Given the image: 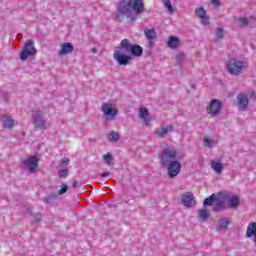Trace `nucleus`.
Wrapping results in <instances>:
<instances>
[{
  "label": "nucleus",
  "mask_w": 256,
  "mask_h": 256,
  "mask_svg": "<svg viewBox=\"0 0 256 256\" xmlns=\"http://www.w3.org/2000/svg\"><path fill=\"white\" fill-rule=\"evenodd\" d=\"M144 33L146 35V39L148 40H155L157 39V31H155V29H149V28H146L144 30Z\"/></svg>",
  "instance_id": "26"
},
{
  "label": "nucleus",
  "mask_w": 256,
  "mask_h": 256,
  "mask_svg": "<svg viewBox=\"0 0 256 256\" xmlns=\"http://www.w3.org/2000/svg\"><path fill=\"white\" fill-rule=\"evenodd\" d=\"M216 37L217 39H223V28L216 29Z\"/></svg>",
  "instance_id": "36"
},
{
  "label": "nucleus",
  "mask_w": 256,
  "mask_h": 256,
  "mask_svg": "<svg viewBox=\"0 0 256 256\" xmlns=\"http://www.w3.org/2000/svg\"><path fill=\"white\" fill-rule=\"evenodd\" d=\"M210 166L218 175H220V173H223V163L217 162V161H211Z\"/></svg>",
  "instance_id": "25"
},
{
  "label": "nucleus",
  "mask_w": 256,
  "mask_h": 256,
  "mask_svg": "<svg viewBox=\"0 0 256 256\" xmlns=\"http://www.w3.org/2000/svg\"><path fill=\"white\" fill-rule=\"evenodd\" d=\"M191 89H193L194 91H195V89H197L196 86H195V84H192V85H191Z\"/></svg>",
  "instance_id": "44"
},
{
  "label": "nucleus",
  "mask_w": 256,
  "mask_h": 256,
  "mask_svg": "<svg viewBox=\"0 0 256 256\" xmlns=\"http://www.w3.org/2000/svg\"><path fill=\"white\" fill-rule=\"evenodd\" d=\"M139 116L143 119L146 125L151 121V116H149V110H147V108H140Z\"/></svg>",
  "instance_id": "21"
},
{
  "label": "nucleus",
  "mask_w": 256,
  "mask_h": 256,
  "mask_svg": "<svg viewBox=\"0 0 256 256\" xmlns=\"http://www.w3.org/2000/svg\"><path fill=\"white\" fill-rule=\"evenodd\" d=\"M217 145V141L215 139H211L207 136L204 137V147H209V149L215 147Z\"/></svg>",
  "instance_id": "30"
},
{
  "label": "nucleus",
  "mask_w": 256,
  "mask_h": 256,
  "mask_svg": "<svg viewBox=\"0 0 256 256\" xmlns=\"http://www.w3.org/2000/svg\"><path fill=\"white\" fill-rule=\"evenodd\" d=\"M227 209V204L225 203V200H220L219 197H216V200L214 201L213 211L215 213H219L220 211H225Z\"/></svg>",
  "instance_id": "15"
},
{
  "label": "nucleus",
  "mask_w": 256,
  "mask_h": 256,
  "mask_svg": "<svg viewBox=\"0 0 256 256\" xmlns=\"http://www.w3.org/2000/svg\"><path fill=\"white\" fill-rule=\"evenodd\" d=\"M120 47L125 50V53H131L133 57H141L143 55V47L138 44H131L129 39H123L120 42Z\"/></svg>",
  "instance_id": "3"
},
{
  "label": "nucleus",
  "mask_w": 256,
  "mask_h": 256,
  "mask_svg": "<svg viewBox=\"0 0 256 256\" xmlns=\"http://www.w3.org/2000/svg\"><path fill=\"white\" fill-rule=\"evenodd\" d=\"M236 101L239 111H247V108L249 107V97L247 94L239 93L236 96Z\"/></svg>",
  "instance_id": "9"
},
{
  "label": "nucleus",
  "mask_w": 256,
  "mask_h": 256,
  "mask_svg": "<svg viewBox=\"0 0 256 256\" xmlns=\"http://www.w3.org/2000/svg\"><path fill=\"white\" fill-rule=\"evenodd\" d=\"M195 14L201 19L202 25H209V16L203 7L196 8Z\"/></svg>",
  "instance_id": "13"
},
{
  "label": "nucleus",
  "mask_w": 256,
  "mask_h": 256,
  "mask_svg": "<svg viewBox=\"0 0 256 256\" xmlns=\"http://www.w3.org/2000/svg\"><path fill=\"white\" fill-rule=\"evenodd\" d=\"M248 96H249V99H253V101L256 100V92H255V91H251V92L248 94Z\"/></svg>",
  "instance_id": "37"
},
{
  "label": "nucleus",
  "mask_w": 256,
  "mask_h": 256,
  "mask_svg": "<svg viewBox=\"0 0 256 256\" xmlns=\"http://www.w3.org/2000/svg\"><path fill=\"white\" fill-rule=\"evenodd\" d=\"M182 205L185 207H195L197 205V201L195 200V196L191 192H186L182 195Z\"/></svg>",
  "instance_id": "11"
},
{
  "label": "nucleus",
  "mask_w": 256,
  "mask_h": 256,
  "mask_svg": "<svg viewBox=\"0 0 256 256\" xmlns=\"http://www.w3.org/2000/svg\"><path fill=\"white\" fill-rule=\"evenodd\" d=\"M69 176V170L64 169L59 172L60 179H65V177Z\"/></svg>",
  "instance_id": "35"
},
{
  "label": "nucleus",
  "mask_w": 256,
  "mask_h": 256,
  "mask_svg": "<svg viewBox=\"0 0 256 256\" xmlns=\"http://www.w3.org/2000/svg\"><path fill=\"white\" fill-rule=\"evenodd\" d=\"M180 40L178 37L170 36L167 42V46L170 47V49H177L179 47Z\"/></svg>",
  "instance_id": "22"
},
{
  "label": "nucleus",
  "mask_w": 256,
  "mask_h": 256,
  "mask_svg": "<svg viewBox=\"0 0 256 256\" xmlns=\"http://www.w3.org/2000/svg\"><path fill=\"white\" fill-rule=\"evenodd\" d=\"M22 165L29 173H35L39 169V159L37 156H28L22 161Z\"/></svg>",
  "instance_id": "6"
},
{
  "label": "nucleus",
  "mask_w": 256,
  "mask_h": 256,
  "mask_svg": "<svg viewBox=\"0 0 256 256\" xmlns=\"http://www.w3.org/2000/svg\"><path fill=\"white\" fill-rule=\"evenodd\" d=\"M185 59V54L180 53L176 55V65H181Z\"/></svg>",
  "instance_id": "34"
},
{
  "label": "nucleus",
  "mask_w": 256,
  "mask_h": 256,
  "mask_svg": "<svg viewBox=\"0 0 256 256\" xmlns=\"http://www.w3.org/2000/svg\"><path fill=\"white\" fill-rule=\"evenodd\" d=\"M115 61H117L118 65H129V61L131 60V56L125 54V50L123 48L116 47V50L113 55Z\"/></svg>",
  "instance_id": "7"
},
{
  "label": "nucleus",
  "mask_w": 256,
  "mask_h": 256,
  "mask_svg": "<svg viewBox=\"0 0 256 256\" xmlns=\"http://www.w3.org/2000/svg\"><path fill=\"white\" fill-rule=\"evenodd\" d=\"M215 201H217V195L212 194L203 201V206L204 207H207V206L212 207L213 205H215Z\"/></svg>",
  "instance_id": "24"
},
{
  "label": "nucleus",
  "mask_w": 256,
  "mask_h": 256,
  "mask_svg": "<svg viewBox=\"0 0 256 256\" xmlns=\"http://www.w3.org/2000/svg\"><path fill=\"white\" fill-rule=\"evenodd\" d=\"M159 159L162 167H166L171 161L177 159V151L175 149L166 148L160 153Z\"/></svg>",
  "instance_id": "5"
},
{
  "label": "nucleus",
  "mask_w": 256,
  "mask_h": 256,
  "mask_svg": "<svg viewBox=\"0 0 256 256\" xmlns=\"http://www.w3.org/2000/svg\"><path fill=\"white\" fill-rule=\"evenodd\" d=\"M102 112L105 117H110V119H115V116L117 115V109L113 108L107 103L102 104Z\"/></svg>",
  "instance_id": "12"
},
{
  "label": "nucleus",
  "mask_w": 256,
  "mask_h": 256,
  "mask_svg": "<svg viewBox=\"0 0 256 256\" xmlns=\"http://www.w3.org/2000/svg\"><path fill=\"white\" fill-rule=\"evenodd\" d=\"M240 205L239 197L232 196L227 202V209H237Z\"/></svg>",
  "instance_id": "20"
},
{
  "label": "nucleus",
  "mask_w": 256,
  "mask_h": 256,
  "mask_svg": "<svg viewBox=\"0 0 256 256\" xmlns=\"http://www.w3.org/2000/svg\"><path fill=\"white\" fill-rule=\"evenodd\" d=\"M167 173L170 179H175L181 173V163L177 160H172L167 164Z\"/></svg>",
  "instance_id": "8"
},
{
  "label": "nucleus",
  "mask_w": 256,
  "mask_h": 256,
  "mask_svg": "<svg viewBox=\"0 0 256 256\" xmlns=\"http://www.w3.org/2000/svg\"><path fill=\"white\" fill-rule=\"evenodd\" d=\"M237 23L239 27H253V24L251 23H255V19L253 17H250V19L240 17L238 18Z\"/></svg>",
  "instance_id": "16"
},
{
  "label": "nucleus",
  "mask_w": 256,
  "mask_h": 256,
  "mask_svg": "<svg viewBox=\"0 0 256 256\" xmlns=\"http://www.w3.org/2000/svg\"><path fill=\"white\" fill-rule=\"evenodd\" d=\"M103 161L105 165L111 166V163H113V155L111 153H107L106 155L103 156Z\"/></svg>",
  "instance_id": "31"
},
{
  "label": "nucleus",
  "mask_w": 256,
  "mask_h": 256,
  "mask_svg": "<svg viewBox=\"0 0 256 256\" xmlns=\"http://www.w3.org/2000/svg\"><path fill=\"white\" fill-rule=\"evenodd\" d=\"M61 165H69V159L68 158H63L61 160Z\"/></svg>",
  "instance_id": "39"
},
{
  "label": "nucleus",
  "mask_w": 256,
  "mask_h": 256,
  "mask_svg": "<svg viewBox=\"0 0 256 256\" xmlns=\"http://www.w3.org/2000/svg\"><path fill=\"white\" fill-rule=\"evenodd\" d=\"M208 115L211 117H217L221 111V102L217 99H213L207 106Z\"/></svg>",
  "instance_id": "10"
},
{
  "label": "nucleus",
  "mask_w": 256,
  "mask_h": 256,
  "mask_svg": "<svg viewBox=\"0 0 256 256\" xmlns=\"http://www.w3.org/2000/svg\"><path fill=\"white\" fill-rule=\"evenodd\" d=\"M33 55H36L35 52H31L28 50H25L24 48L22 49L21 53H20V59L21 61H27L28 57H33Z\"/></svg>",
  "instance_id": "28"
},
{
  "label": "nucleus",
  "mask_w": 256,
  "mask_h": 256,
  "mask_svg": "<svg viewBox=\"0 0 256 256\" xmlns=\"http://www.w3.org/2000/svg\"><path fill=\"white\" fill-rule=\"evenodd\" d=\"M1 121L5 129H13L15 127V120L9 118L7 115H3Z\"/></svg>",
  "instance_id": "17"
},
{
  "label": "nucleus",
  "mask_w": 256,
  "mask_h": 256,
  "mask_svg": "<svg viewBox=\"0 0 256 256\" xmlns=\"http://www.w3.org/2000/svg\"><path fill=\"white\" fill-rule=\"evenodd\" d=\"M108 140L111 141V142H115V141H118L119 140V134L115 133V132H111L109 135H108Z\"/></svg>",
  "instance_id": "33"
},
{
  "label": "nucleus",
  "mask_w": 256,
  "mask_h": 256,
  "mask_svg": "<svg viewBox=\"0 0 256 256\" xmlns=\"http://www.w3.org/2000/svg\"><path fill=\"white\" fill-rule=\"evenodd\" d=\"M153 41L154 40H148V47H153Z\"/></svg>",
  "instance_id": "43"
},
{
  "label": "nucleus",
  "mask_w": 256,
  "mask_h": 256,
  "mask_svg": "<svg viewBox=\"0 0 256 256\" xmlns=\"http://www.w3.org/2000/svg\"><path fill=\"white\" fill-rule=\"evenodd\" d=\"M169 131H173V126L172 125H168L166 127H161L160 129H158L156 131L157 135H159V137H167V133H169Z\"/></svg>",
  "instance_id": "23"
},
{
  "label": "nucleus",
  "mask_w": 256,
  "mask_h": 256,
  "mask_svg": "<svg viewBox=\"0 0 256 256\" xmlns=\"http://www.w3.org/2000/svg\"><path fill=\"white\" fill-rule=\"evenodd\" d=\"M73 45L69 42H65L61 45V49L58 52L59 57H63V55H69V53H73Z\"/></svg>",
  "instance_id": "14"
},
{
  "label": "nucleus",
  "mask_w": 256,
  "mask_h": 256,
  "mask_svg": "<svg viewBox=\"0 0 256 256\" xmlns=\"http://www.w3.org/2000/svg\"><path fill=\"white\" fill-rule=\"evenodd\" d=\"M213 5L219 6V0H211Z\"/></svg>",
  "instance_id": "42"
},
{
  "label": "nucleus",
  "mask_w": 256,
  "mask_h": 256,
  "mask_svg": "<svg viewBox=\"0 0 256 256\" xmlns=\"http://www.w3.org/2000/svg\"><path fill=\"white\" fill-rule=\"evenodd\" d=\"M198 217L200 219V221H208L209 219V212L207 211V209H201L198 210Z\"/></svg>",
  "instance_id": "29"
},
{
  "label": "nucleus",
  "mask_w": 256,
  "mask_h": 256,
  "mask_svg": "<svg viewBox=\"0 0 256 256\" xmlns=\"http://www.w3.org/2000/svg\"><path fill=\"white\" fill-rule=\"evenodd\" d=\"M68 186L67 184H62L61 185V189L58 191L57 194H52L48 197V199H44V203H49V199H57L58 195H64V193H67V190H68Z\"/></svg>",
  "instance_id": "19"
},
{
  "label": "nucleus",
  "mask_w": 256,
  "mask_h": 256,
  "mask_svg": "<svg viewBox=\"0 0 256 256\" xmlns=\"http://www.w3.org/2000/svg\"><path fill=\"white\" fill-rule=\"evenodd\" d=\"M229 225H231V220L229 218H220L216 229L217 231H223L227 229Z\"/></svg>",
  "instance_id": "18"
},
{
  "label": "nucleus",
  "mask_w": 256,
  "mask_h": 256,
  "mask_svg": "<svg viewBox=\"0 0 256 256\" xmlns=\"http://www.w3.org/2000/svg\"><path fill=\"white\" fill-rule=\"evenodd\" d=\"M39 221H41V214H37L34 219H33V223H39Z\"/></svg>",
  "instance_id": "38"
},
{
  "label": "nucleus",
  "mask_w": 256,
  "mask_h": 256,
  "mask_svg": "<svg viewBox=\"0 0 256 256\" xmlns=\"http://www.w3.org/2000/svg\"><path fill=\"white\" fill-rule=\"evenodd\" d=\"M72 186L74 187V189H77V187H79V182L77 180H75L73 182Z\"/></svg>",
  "instance_id": "40"
},
{
  "label": "nucleus",
  "mask_w": 256,
  "mask_h": 256,
  "mask_svg": "<svg viewBox=\"0 0 256 256\" xmlns=\"http://www.w3.org/2000/svg\"><path fill=\"white\" fill-rule=\"evenodd\" d=\"M24 50H28L32 53L37 54V49L35 48V42L33 40H28L24 45Z\"/></svg>",
  "instance_id": "27"
},
{
  "label": "nucleus",
  "mask_w": 256,
  "mask_h": 256,
  "mask_svg": "<svg viewBox=\"0 0 256 256\" xmlns=\"http://www.w3.org/2000/svg\"><path fill=\"white\" fill-rule=\"evenodd\" d=\"M145 11L143 0H120L117 6L116 19L120 23L126 19L131 22L137 21V16Z\"/></svg>",
  "instance_id": "1"
},
{
  "label": "nucleus",
  "mask_w": 256,
  "mask_h": 256,
  "mask_svg": "<svg viewBox=\"0 0 256 256\" xmlns=\"http://www.w3.org/2000/svg\"><path fill=\"white\" fill-rule=\"evenodd\" d=\"M162 3L169 13H173V5L171 4V0H162Z\"/></svg>",
  "instance_id": "32"
},
{
  "label": "nucleus",
  "mask_w": 256,
  "mask_h": 256,
  "mask_svg": "<svg viewBox=\"0 0 256 256\" xmlns=\"http://www.w3.org/2000/svg\"><path fill=\"white\" fill-rule=\"evenodd\" d=\"M226 69L230 75L234 76H239L245 69H247V63L237 60L235 58H231L227 63H226Z\"/></svg>",
  "instance_id": "2"
},
{
  "label": "nucleus",
  "mask_w": 256,
  "mask_h": 256,
  "mask_svg": "<svg viewBox=\"0 0 256 256\" xmlns=\"http://www.w3.org/2000/svg\"><path fill=\"white\" fill-rule=\"evenodd\" d=\"M110 173L109 172H104L100 174V177H109Z\"/></svg>",
  "instance_id": "41"
},
{
  "label": "nucleus",
  "mask_w": 256,
  "mask_h": 256,
  "mask_svg": "<svg viewBox=\"0 0 256 256\" xmlns=\"http://www.w3.org/2000/svg\"><path fill=\"white\" fill-rule=\"evenodd\" d=\"M32 121L35 129H40L41 131H45L47 129L45 120V113L41 110H36L32 112Z\"/></svg>",
  "instance_id": "4"
}]
</instances>
